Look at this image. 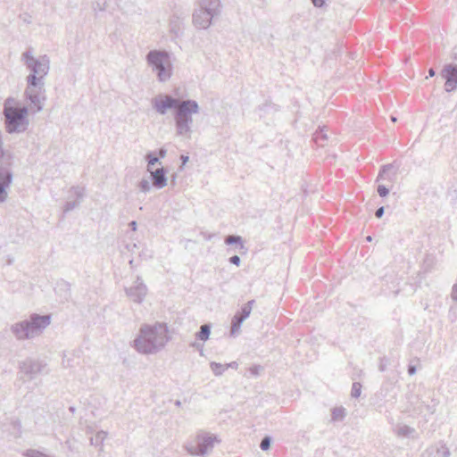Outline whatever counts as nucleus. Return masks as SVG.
Masks as SVG:
<instances>
[{
    "instance_id": "obj_39",
    "label": "nucleus",
    "mask_w": 457,
    "mask_h": 457,
    "mask_svg": "<svg viewBox=\"0 0 457 457\" xmlns=\"http://www.w3.org/2000/svg\"><path fill=\"white\" fill-rule=\"evenodd\" d=\"M432 402H433V404H426L425 405L426 411H428L430 414L435 413L436 406V403L434 400H432Z\"/></svg>"
},
{
    "instance_id": "obj_29",
    "label": "nucleus",
    "mask_w": 457,
    "mask_h": 457,
    "mask_svg": "<svg viewBox=\"0 0 457 457\" xmlns=\"http://www.w3.org/2000/svg\"><path fill=\"white\" fill-rule=\"evenodd\" d=\"M361 384L360 382H353L352 385L351 396L353 398H358L361 393Z\"/></svg>"
},
{
    "instance_id": "obj_15",
    "label": "nucleus",
    "mask_w": 457,
    "mask_h": 457,
    "mask_svg": "<svg viewBox=\"0 0 457 457\" xmlns=\"http://www.w3.org/2000/svg\"><path fill=\"white\" fill-rule=\"evenodd\" d=\"M153 186L157 189H162L167 186V170L163 167L156 169L151 172Z\"/></svg>"
},
{
    "instance_id": "obj_31",
    "label": "nucleus",
    "mask_w": 457,
    "mask_h": 457,
    "mask_svg": "<svg viewBox=\"0 0 457 457\" xmlns=\"http://www.w3.org/2000/svg\"><path fill=\"white\" fill-rule=\"evenodd\" d=\"M80 204L79 200L67 201L63 206V212H69Z\"/></svg>"
},
{
    "instance_id": "obj_9",
    "label": "nucleus",
    "mask_w": 457,
    "mask_h": 457,
    "mask_svg": "<svg viewBox=\"0 0 457 457\" xmlns=\"http://www.w3.org/2000/svg\"><path fill=\"white\" fill-rule=\"evenodd\" d=\"M46 363L33 358H26L19 362V369L21 373L28 376L29 379L34 378L37 375L41 374L46 368Z\"/></svg>"
},
{
    "instance_id": "obj_23",
    "label": "nucleus",
    "mask_w": 457,
    "mask_h": 457,
    "mask_svg": "<svg viewBox=\"0 0 457 457\" xmlns=\"http://www.w3.org/2000/svg\"><path fill=\"white\" fill-rule=\"evenodd\" d=\"M225 244L228 245H239L241 249L245 248L243 238L241 236L231 235L225 237Z\"/></svg>"
},
{
    "instance_id": "obj_35",
    "label": "nucleus",
    "mask_w": 457,
    "mask_h": 457,
    "mask_svg": "<svg viewBox=\"0 0 457 457\" xmlns=\"http://www.w3.org/2000/svg\"><path fill=\"white\" fill-rule=\"evenodd\" d=\"M377 191L381 197H385L389 194V189L385 185H378Z\"/></svg>"
},
{
    "instance_id": "obj_20",
    "label": "nucleus",
    "mask_w": 457,
    "mask_h": 457,
    "mask_svg": "<svg viewBox=\"0 0 457 457\" xmlns=\"http://www.w3.org/2000/svg\"><path fill=\"white\" fill-rule=\"evenodd\" d=\"M211 328L210 323L202 325L200 330L195 333V338L204 342L208 340L211 335Z\"/></svg>"
},
{
    "instance_id": "obj_18",
    "label": "nucleus",
    "mask_w": 457,
    "mask_h": 457,
    "mask_svg": "<svg viewBox=\"0 0 457 457\" xmlns=\"http://www.w3.org/2000/svg\"><path fill=\"white\" fill-rule=\"evenodd\" d=\"M395 432L396 435L401 437L417 438V432L415 428L407 425L397 427Z\"/></svg>"
},
{
    "instance_id": "obj_12",
    "label": "nucleus",
    "mask_w": 457,
    "mask_h": 457,
    "mask_svg": "<svg viewBox=\"0 0 457 457\" xmlns=\"http://www.w3.org/2000/svg\"><path fill=\"white\" fill-rule=\"evenodd\" d=\"M440 75L445 80V90L447 93H451L457 88V64H445L443 67Z\"/></svg>"
},
{
    "instance_id": "obj_37",
    "label": "nucleus",
    "mask_w": 457,
    "mask_h": 457,
    "mask_svg": "<svg viewBox=\"0 0 457 457\" xmlns=\"http://www.w3.org/2000/svg\"><path fill=\"white\" fill-rule=\"evenodd\" d=\"M388 360L386 357H382L379 360L378 370L383 372L386 370Z\"/></svg>"
},
{
    "instance_id": "obj_59",
    "label": "nucleus",
    "mask_w": 457,
    "mask_h": 457,
    "mask_svg": "<svg viewBox=\"0 0 457 457\" xmlns=\"http://www.w3.org/2000/svg\"><path fill=\"white\" fill-rule=\"evenodd\" d=\"M132 246H133V247H132V250H135V249H136V247H137V245H136V244H133V245H132Z\"/></svg>"
},
{
    "instance_id": "obj_17",
    "label": "nucleus",
    "mask_w": 457,
    "mask_h": 457,
    "mask_svg": "<svg viewBox=\"0 0 457 457\" xmlns=\"http://www.w3.org/2000/svg\"><path fill=\"white\" fill-rule=\"evenodd\" d=\"M424 454L427 457H450L451 453L444 443L439 442V444L428 447Z\"/></svg>"
},
{
    "instance_id": "obj_8",
    "label": "nucleus",
    "mask_w": 457,
    "mask_h": 457,
    "mask_svg": "<svg viewBox=\"0 0 457 457\" xmlns=\"http://www.w3.org/2000/svg\"><path fill=\"white\" fill-rule=\"evenodd\" d=\"M183 101L171 95L159 94L152 99V106L157 113L165 115L169 110L176 112Z\"/></svg>"
},
{
    "instance_id": "obj_13",
    "label": "nucleus",
    "mask_w": 457,
    "mask_h": 457,
    "mask_svg": "<svg viewBox=\"0 0 457 457\" xmlns=\"http://www.w3.org/2000/svg\"><path fill=\"white\" fill-rule=\"evenodd\" d=\"M12 180V174L9 168L0 164V204L7 198V188Z\"/></svg>"
},
{
    "instance_id": "obj_1",
    "label": "nucleus",
    "mask_w": 457,
    "mask_h": 457,
    "mask_svg": "<svg viewBox=\"0 0 457 457\" xmlns=\"http://www.w3.org/2000/svg\"><path fill=\"white\" fill-rule=\"evenodd\" d=\"M21 60L29 71L26 78L27 87L24 96L33 112H39L43 110L46 99L45 77L50 70V59L46 54L40 55L39 58L34 57L33 49L29 47L22 53Z\"/></svg>"
},
{
    "instance_id": "obj_58",
    "label": "nucleus",
    "mask_w": 457,
    "mask_h": 457,
    "mask_svg": "<svg viewBox=\"0 0 457 457\" xmlns=\"http://www.w3.org/2000/svg\"><path fill=\"white\" fill-rule=\"evenodd\" d=\"M132 246H133V247H132V250H135V249H136V247H137V245H136V244H133V245H132Z\"/></svg>"
},
{
    "instance_id": "obj_32",
    "label": "nucleus",
    "mask_w": 457,
    "mask_h": 457,
    "mask_svg": "<svg viewBox=\"0 0 457 457\" xmlns=\"http://www.w3.org/2000/svg\"><path fill=\"white\" fill-rule=\"evenodd\" d=\"M263 370V367L259 364H254L248 369L249 373L253 377H258Z\"/></svg>"
},
{
    "instance_id": "obj_33",
    "label": "nucleus",
    "mask_w": 457,
    "mask_h": 457,
    "mask_svg": "<svg viewBox=\"0 0 457 457\" xmlns=\"http://www.w3.org/2000/svg\"><path fill=\"white\" fill-rule=\"evenodd\" d=\"M138 187H139L140 191H142L143 193H148L151 190V185H150L149 181L145 179H143L138 183Z\"/></svg>"
},
{
    "instance_id": "obj_51",
    "label": "nucleus",
    "mask_w": 457,
    "mask_h": 457,
    "mask_svg": "<svg viewBox=\"0 0 457 457\" xmlns=\"http://www.w3.org/2000/svg\"><path fill=\"white\" fill-rule=\"evenodd\" d=\"M62 286L65 287L67 295H70V285L68 283H63Z\"/></svg>"
},
{
    "instance_id": "obj_3",
    "label": "nucleus",
    "mask_w": 457,
    "mask_h": 457,
    "mask_svg": "<svg viewBox=\"0 0 457 457\" xmlns=\"http://www.w3.org/2000/svg\"><path fill=\"white\" fill-rule=\"evenodd\" d=\"M4 127L9 134L25 132L29 125V107L21 104L12 97H8L4 104Z\"/></svg>"
},
{
    "instance_id": "obj_24",
    "label": "nucleus",
    "mask_w": 457,
    "mask_h": 457,
    "mask_svg": "<svg viewBox=\"0 0 457 457\" xmlns=\"http://www.w3.org/2000/svg\"><path fill=\"white\" fill-rule=\"evenodd\" d=\"M107 433L101 430L98 431L94 436L90 437V445L95 446L102 445L104 439L106 438Z\"/></svg>"
},
{
    "instance_id": "obj_25",
    "label": "nucleus",
    "mask_w": 457,
    "mask_h": 457,
    "mask_svg": "<svg viewBox=\"0 0 457 457\" xmlns=\"http://www.w3.org/2000/svg\"><path fill=\"white\" fill-rule=\"evenodd\" d=\"M313 140L320 146L324 145V143L328 140V136L324 132L323 129L319 128L313 135Z\"/></svg>"
},
{
    "instance_id": "obj_22",
    "label": "nucleus",
    "mask_w": 457,
    "mask_h": 457,
    "mask_svg": "<svg viewBox=\"0 0 457 457\" xmlns=\"http://www.w3.org/2000/svg\"><path fill=\"white\" fill-rule=\"evenodd\" d=\"M392 169H394L393 163L382 165L380 167V170H379V172H378L376 181H379L380 179H389V180L392 179L389 176V171Z\"/></svg>"
},
{
    "instance_id": "obj_56",
    "label": "nucleus",
    "mask_w": 457,
    "mask_h": 457,
    "mask_svg": "<svg viewBox=\"0 0 457 457\" xmlns=\"http://www.w3.org/2000/svg\"><path fill=\"white\" fill-rule=\"evenodd\" d=\"M366 239H367V241L370 242L371 241V237L368 236Z\"/></svg>"
},
{
    "instance_id": "obj_7",
    "label": "nucleus",
    "mask_w": 457,
    "mask_h": 457,
    "mask_svg": "<svg viewBox=\"0 0 457 457\" xmlns=\"http://www.w3.org/2000/svg\"><path fill=\"white\" fill-rule=\"evenodd\" d=\"M215 442H220L216 435L202 433L196 436L195 445L188 447L187 450L192 455L204 456L212 450Z\"/></svg>"
},
{
    "instance_id": "obj_47",
    "label": "nucleus",
    "mask_w": 457,
    "mask_h": 457,
    "mask_svg": "<svg viewBox=\"0 0 457 457\" xmlns=\"http://www.w3.org/2000/svg\"><path fill=\"white\" fill-rule=\"evenodd\" d=\"M190 346L192 347H195L197 349L200 350V353L202 354V352H203V345L199 344V343H196V342H194V343H191L190 344Z\"/></svg>"
},
{
    "instance_id": "obj_55",
    "label": "nucleus",
    "mask_w": 457,
    "mask_h": 457,
    "mask_svg": "<svg viewBox=\"0 0 457 457\" xmlns=\"http://www.w3.org/2000/svg\"><path fill=\"white\" fill-rule=\"evenodd\" d=\"M391 120H392L393 122H395V121H396V118H395V117H394V116H391Z\"/></svg>"
},
{
    "instance_id": "obj_44",
    "label": "nucleus",
    "mask_w": 457,
    "mask_h": 457,
    "mask_svg": "<svg viewBox=\"0 0 457 457\" xmlns=\"http://www.w3.org/2000/svg\"><path fill=\"white\" fill-rule=\"evenodd\" d=\"M166 154H167L166 149H164L163 147L160 148V149L158 150V155H159L158 157H159V159H160V158H164V157H165V155H166Z\"/></svg>"
},
{
    "instance_id": "obj_2",
    "label": "nucleus",
    "mask_w": 457,
    "mask_h": 457,
    "mask_svg": "<svg viewBox=\"0 0 457 457\" xmlns=\"http://www.w3.org/2000/svg\"><path fill=\"white\" fill-rule=\"evenodd\" d=\"M168 332L169 329L166 323L144 324L140 327L139 333L133 341V345L140 353H156L164 348L170 340Z\"/></svg>"
},
{
    "instance_id": "obj_49",
    "label": "nucleus",
    "mask_w": 457,
    "mask_h": 457,
    "mask_svg": "<svg viewBox=\"0 0 457 457\" xmlns=\"http://www.w3.org/2000/svg\"><path fill=\"white\" fill-rule=\"evenodd\" d=\"M188 159H189V158H188V156H187V155H181V160H182V165H181V168L183 167V165H185V164L187 162Z\"/></svg>"
},
{
    "instance_id": "obj_11",
    "label": "nucleus",
    "mask_w": 457,
    "mask_h": 457,
    "mask_svg": "<svg viewBox=\"0 0 457 457\" xmlns=\"http://www.w3.org/2000/svg\"><path fill=\"white\" fill-rule=\"evenodd\" d=\"M254 300H250L245 303L239 312H237L231 320L230 336H235L237 333L245 320H246L252 312Z\"/></svg>"
},
{
    "instance_id": "obj_54",
    "label": "nucleus",
    "mask_w": 457,
    "mask_h": 457,
    "mask_svg": "<svg viewBox=\"0 0 457 457\" xmlns=\"http://www.w3.org/2000/svg\"><path fill=\"white\" fill-rule=\"evenodd\" d=\"M175 405L176 406H180L181 405V402L179 400H176L175 401Z\"/></svg>"
},
{
    "instance_id": "obj_41",
    "label": "nucleus",
    "mask_w": 457,
    "mask_h": 457,
    "mask_svg": "<svg viewBox=\"0 0 457 457\" xmlns=\"http://www.w3.org/2000/svg\"><path fill=\"white\" fill-rule=\"evenodd\" d=\"M407 372L410 376H413L417 372V367L416 365L410 363L408 365Z\"/></svg>"
},
{
    "instance_id": "obj_26",
    "label": "nucleus",
    "mask_w": 457,
    "mask_h": 457,
    "mask_svg": "<svg viewBox=\"0 0 457 457\" xmlns=\"http://www.w3.org/2000/svg\"><path fill=\"white\" fill-rule=\"evenodd\" d=\"M145 161L147 162V170L151 171L150 167L154 166L159 162V157L156 156L155 153L148 152L145 156Z\"/></svg>"
},
{
    "instance_id": "obj_28",
    "label": "nucleus",
    "mask_w": 457,
    "mask_h": 457,
    "mask_svg": "<svg viewBox=\"0 0 457 457\" xmlns=\"http://www.w3.org/2000/svg\"><path fill=\"white\" fill-rule=\"evenodd\" d=\"M11 426L12 428V434L15 437H19L21 434V423L20 420H18V419L12 420Z\"/></svg>"
},
{
    "instance_id": "obj_53",
    "label": "nucleus",
    "mask_w": 457,
    "mask_h": 457,
    "mask_svg": "<svg viewBox=\"0 0 457 457\" xmlns=\"http://www.w3.org/2000/svg\"><path fill=\"white\" fill-rule=\"evenodd\" d=\"M129 266H130L131 268H133V267H134V261H133V259H132V260H130V261L129 262Z\"/></svg>"
},
{
    "instance_id": "obj_34",
    "label": "nucleus",
    "mask_w": 457,
    "mask_h": 457,
    "mask_svg": "<svg viewBox=\"0 0 457 457\" xmlns=\"http://www.w3.org/2000/svg\"><path fill=\"white\" fill-rule=\"evenodd\" d=\"M71 191L74 193V195H76L77 199L76 200H79L80 202L82 201L83 199V196H84V187H71Z\"/></svg>"
},
{
    "instance_id": "obj_61",
    "label": "nucleus",
    "mask_w": 457,
    "mask_h": 457,
    "mask_svg": "<svg viewBox=\"0 0 457 457\" xmlns=\"http://www.w3.org/2000/svg\"><path fill=\"white\" fill-rule=\"evenodd\" d=\"M390 4L395 3L396 0H387Z\"/></svg>"
},
{
    "instance_id": "obj_5",
    "label": "nucleus",
    "mask_w": 457,
    "mask_h": 457,
    "mask_svg": "<svg viewBox=\"0 0 457 457\" xmlns=\"http://www.w3.org/2000/svg\"><path fill=\"white\" fill-rule=\"evenodd\" d=\"M200 107L195 100H184L173 112L176 133L178 136L190 137L193 125V114L199 112Z\"/></svg>"
},
{
    "instance_id": "obj_36",
    "label": "nucleus",
    "mask_w": 457,
    "mask_h": 457,
    "mask_svg": "<svg viewBox=\"0 0 457 457\" xmlns=\"http://www.w3.org/2000/svg\"><path fill=\"white\" fill-rule=\"evenodd\" d=\"M170 31L176 36L179 37L182 31L179 28V26L177 23L171 22L170 24Z\"/></svg>"
},
{
    "instance_id": "obj_40",
    "label": "nucleus",
    "mask_w": 457,
    "mask_h": 457,
    "mask_svg": "<svg viewBox=\"0 0 457 457\" xmlns=\"http://www.w3.org/2000/svg\"><path fill=\"white\" fill-rule=\"evenodd\" d=\"M19 17L22 20L23 22H25L27 24L31 23V16L28 12H24L23 14H21Z\"/></svg>"
},
{
    "instance_id": "obj_19",
    "label": "nucleus",
    "mask_w": 457,
    "mask_h": 457,
    "mask_svg": "<svg viewBox=\"0 0 457 457\" xmlns=\"http://www.w3.org/2000/svg\"><path fill=\"white\" fill-rule=\"evenodd\" d=\"M278 105L270 101H266L263 104L258 106V111L261 112L260 117H262L265 114L275 113L278 112Z\"/></svg>"
},
{
    "instance_id": "obj_16",
    "label": "nucleus",
    "mask_w": 457,
    "mask_h": 457,
    "mask_svg": "<svg viewBox=\"0 0 457 457\" xmlns=\"http://www.w3.org/2000/svg\"><path fill=\"white\" fill-rule=\"evenodd\" d=\"M192 20L197 29H205L211 26L213 19H209V15L207 16L203 10L196 9L193 12Z\"/></svg>"
},
{
    "instance_id": "obj_48",
    "label": "nucleus",
    "mask_w": 457,
    "mask_h": 457,
    "mask_svg": "<svg viewBox=\"0 0 457 457\" xmlns=\"http://www.w3.org/2000/svg\"><path fill=\"white\" fill-rule=\"evenodd\" d=\"M225 367H226V370L228 368L237 369L238 363L237 361H231V362L228 363V364H226Z\"/></svg>"
},
{
    "instance_id": "obj_10",
    "label": "nucleus",
    "mask_w": 457,
    "mask_h": 457,
    "mask_svg": "<svg viewBox=\"0 0 457 457\" xmlns=\"http://www.w3.org/2000/svg\"><path fill=\"white\" fill-rule=\"evenodd\" d=\"M147 287L140 276H137L134 284L125 287L126 295L136 303H142L147 294Z\"/></svg>"
},
{
    "instance_id": "obj_30",
    "label": "nucleus",
    "mask_w": 457,
    "mask_h": 457,
    "mask_svg": "<svg viewBox=\"0 0 457 457\" xmlns=\"http://www.w3.org/2000/svg\"><path fill=\"white\" fill-rule=\"evenodd\" d=\"M271 443H272V438H271V436H265L262 439V441H261L260 448H261L262 451H268V450L270 448Z\"/></svg>"
},
{
    "instance_id": "obj_21",
    "label": "nucleus",
    "mask_w": 457,
    "mask_h": 457,
    "mask_svg": "<svg viewBox=\"0 0 457 457\" xmlns=\"http://www.w3.org/2000/svg\"><path fill=\"white\" fill-rule=\"evenodd\" d=\"M346 416L345 409L342 406L331 409V421H342Z\"/></svg>"
},
{
    "instance_id": "obj_14",
    "label": "nucleus",
    "mask_w": 457,
    "mask_h": 457,
    "mask_svg": "<svg viewBox=\"0 0 457 457\" xmlns=\"http://www.w3.org/2000/svg\"><path fill=\"white\" fill-rule=\"evenodd\" d=\"M198 10H203L209 15V19H215L220 14V0H199Z\"/></svg>"
},
{
    "instance_id": "obj_6",
    "label": "nucleus",
    "mask_w": 457,
    "mask_h": 457,
    "mask_svg": "<svg viewBox=\"0 0 457 457\" xmlns=\"http://www.w3.org/2000/svg\"><path fill=\"white\" fill-rule=\"evenodd\" d=\"M147 64L156 73L161 82L169 80L172 75V64L167 51L151 50L145 56Z\"/></svg>"
},
{
    "instance_id": "obj_52",
    "label": "nucleus",
    "mask_w": 457,
    "mask_h": 457,
    "mask_svg": "<svg viewBox=\"0 0 457 457\" xmlns=\"http://www.w3.org/2000/svg\"><path fill=\"white\" fill-rule=\"evenodd\" d=\"M175 180H176V174H173L172 177H171V184H175Z\"/></svg>"
},
{
    "instance_id": "obj_45",
    "label": "nucleus",
    "mask_w": 457,
    "mask_h": 457,
    "mask_svg": "<svg viewBox=\"0 0 457 457\" xmlns=\"http://www.w3.org/2000/svg\"><path fill=\"white\" fill-rule=\"evenodd\" d=\"M452 297L454 301L457 302V284L453 285V287Z\"/></svg>"
},
{
    "instance_id": "obj_57",
    "label": "nucleus",
    "mask_w": 457,
    "mask_h": 457,
    "mask_svg": "<svg viewBox=\"0 0 457 457\" xmlns=\"http://www.w3.org/2000/svg\"><path fill=\"white\" fill-rule=\"evenodd\" d=\"M70 411H71V412H74V411H75V408H74V407H70Z\"/></svg>"
},
{
    "instance_id": "obj_50",
    "label": "nucleus",
    "mask_w": 457,
    "mask_h": 457,
    "mask_svg": "<svg viewBox=\"0 0 457 457\" xmlns=\"http://www.w3.org/2000/svg\"><path fill=\"white\" fill-rule=\"evenodd\" d=\"M435 75H436V71H435V70H434L433 68H430V69L428 70V76H429V77H434Z\"/></svg>"
},
{
    "instance_id": "obj_42",
    "label": "nucleus",
    "mask_w": 457,
    "mask_h": 457,
    "mask_svg": "<svg viewBox=\"0 0 457 457\" xmlns=\"http://www.w3.org/2000/svg\"><path fill=\"white\" fill-rule=\"evenodd\" d=\"M385 213V207L384 206H380L377 209L376 212H375V216L378 218V219H381L383 217Z\"/></svg>"
},
{
    "instance_id": "obj_46",
    "label": "nucleus",
    "mask_w": 457,
    "mask_h": 457,
    "mask_svg": "<svg viewBox=\"0 0 457 457\" xmlns=\"http://www.w3.org/2000/svg\"><path fill=\"white\" fill-rule=\"evenodd\" d=\"M129 227L131 230L133 231H136L137 230V223L136 220H131L129 223Z\"/></svg>"
},
{
    "instance_id": "obj_60",
    "label": "nucleus",
    "mask_w": 457,
    "mask_h": 457,
    "mask_svg": "<svg viewBox=\"0 0 457 457\" xmlns=\"http://www.w3.org/2000/svg\"><path fill=\"white\" fill-rule=\"evenodd\" d=\"M132 246H133V247H132V250H135V249H136V247H137V245H136V244H133V245H132Z\"/></svg>"
},
{
    "instance_id": "obj_43",
    "label": "nucleus",
    "mask_w": 457,
    "mask_h": 457,
    "mask_svg": "<svg viewBox=\"0 0 457 457\" xmlns=\"http://www.w3.org/2000/svg\"><path fill=\"white\" fill-rule=\"evenodd\" d=\"M315 7H323L326 4L325 0H311Z\"/></svg>"
},
{
    "instance_id": "obj_38",
    "label": "nucleus",
    "mask_w": 457,
    "mask_h": 457,
    "mask_svg": "<svg viewBox=\"0 0 457 457\" xmlns=\"http://www.w3.org/2000/svg\"><path fill=\"white\" fill-rule=\"evenodd\" d=\"M228 262L231 263V264H234L236 266H239L240 263H241V259L238 255H233L231 256L229 259H228Z\"/></svg>"
},
{
    "instance_id": "obj_27",
    "label": "nucleus",
    "mask_w": 457,
    "mask_h": 457,
    "mask_svg": "<svg viewBox=\"0 0 457 457\" xmlns=\"http://www.w3.org/2000/svg\"><path fill=\"white\" fill-rule=\"evenodd\" d=\"M210 367H211L212 371L216 376L222 375L223 372L226 370L225 365L219 363V362H215V361H212L210 364Z\"/></svg>"
},
{
    "instance_id": "obj_4",
    "label": "nucleus",
    "mask_w": 457,
    "mask_h": 457,
    "mask_svg": "<svg viewBox=\"0 0 457 457\" xmlns=\"http://www.w3.org/2000/svg\"><path fill=\"white\" fill-rule=\"evenodd\" d=\"M50 322V314L33 313L28 320L12 325L11 331L19 340L33 338L40 335Z\"/></svg>"
}]
</instances>
